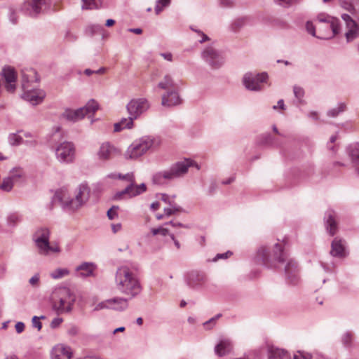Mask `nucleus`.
<instances>
[{
	"label": "nucleus",
	"mask_w": 359,
	"mask_h": 359,
	"mask_svg": "<svg viewBox=\"0 0 359 359\" xmlns=\"http://www.w3.org/2000/svg\"><path fill=\"white\" fill-rule=\"evenodd\" d=\"M1 76L5 79L6 83L16 82L17 73L13 67L10 66L4 67L1 72Z\"/></svg>",
	"instance_id": "nucleus-33"
},
{
	"label": "nucleus",
	"mask_w": 359,
	"mask_h": 359,
	"mask_svg": "<svg viewBox=\"0 0 359 359\" xmlns=\"http://www.w3.org/2000/svg\"><path fill=\"white\" fill-rule=\"evenodd\" d=\"M8 18L9 22L12 25H15L18 24L19 20V15L17 11L13 7H10L8 8Z\"/></svg>",
	"instance_id": "nucleus-45"
},
{
	"label": "nucleus",
	"mask_w": 359,
	"mask_h": 359,
	"mask_svg": "<svg viewBox=\"0 0 359 359\" xmlns=\"http://www.w3.org/2000/svg\"><path fill=\"white\" fill-rule=\"evenodd\" d=\"M293 93H294V97L297 99L298 102L301 104H304L305 101L304 100V97L305 93H304V90L303 89V88L298 86H294L293 87Z\"/></svg>",
	"instance_id": "nucleus-41"
},
{
	"label": "nucleus",
	"mask_w": 359,
	"mask_h": 359,
	"mask_svg": "<svg viewBox=\"0 0 359 359\" xmlns=\"http://www.w3.org/2000/svg\"><path fill=\"white\" fill-rule=\"evenodd\" d=\"M161 144V139L158 136L147 135L135 140L128 148L125 154L127 159L135 160L149 151H154Z\"/></svg>",
	"instance_id": "nucleus-5"
},
{
	"label": "nucleus",
	"mask_w": 359,
	"mask_h": 359,
	"mask_svg": "<svg viewBox=\"0 0 359 359\" xmlns=\"http://www.w3.org/2000/svg\"><path fill=\"white\" fill-rule=\"evenodd\" d=\"M76 300L74 294L66 287L57 288L53 294V307L58 314L69 313Z\"/></svg>",
	"instance_id": "nucleus-7"
},
{
	"label": "nucleus",
	"mask_w": 359,
	"mask_h": 359,
	"mask_svg": "<svg viewBox=\"0 0 359 359\" xmlns=\"http://www.w3.org/2000/svg\"><path fill=\"white\" fill-rule=\"evenodd\" d=\"M268 80L269 75L266 72H248L243 75L242 83L247 90L259 92L263 89V84L267 83Z\"/></svg>",
	"instance_id": "nucleus-9"
},
{
	"label": "nucleus",
	"mask_w": 359,
	"mask_h": 359,
	"mask_svg": "<svg viewBox=\"0 0 359 359\" xmlns=\"http://www.w3.org/2000/svg\"><path fill=\"white\" fill-rule=\"evenodd\" d=\"M177 87V83L174 81L172 76L168 74H165L163 79L158 83L156 88L163 90H170Z\"/></svg>",
	"instance_id": "nucleus-29"
},
{
	"label": "nucleus",
	"mask_w": 359,
	"mask_h": 359,
	"mask_svg": "<svg viewBox=\"0 0 359 359\" xmlns=\"http://www.w3.org/2000/svg\"><path fill=\"white\" fill-rule=\"evenodd\" d=\"M55 158L62 164H70L76 157V148L71 142L65 141L55 149Z\"/></svg>",
	"instance_id": "nucleus-12"
},
{
	"label": "nucleus",
	"mask_w": 359,
	"mask_h": 359,
	"mask_svg": "<svg viewBox=\"0 0 359 359\" xmlns=\"http://www.w3.org/2000/svg\"><path fill=\"white\" fill-rule=\"evenodd\" d=\"M316 20L320 23L325 24V27L332 30V36L327 37V39L332 38L341 32L340 20L337 18L325 13H320L318 15Z\"/></svg>",
	"instance_id": "nucleus-17"
},
{
	"label": "nucleus",
	"mask_w": 359,
	"mask_h": 359,
	"mask_svg": "<svg viewBox=\"0 0 359 359\" xmlns=\"http://www.w3.org/2000/svg\"><path fill=\"white\" fill-rule=\"evenodd\" d=\"M189 28L192 32H194L196 34V36L198 38V41L200 43H203L210 40V37L207 34H205L201 29H200L198 27L195 25H191Z\"/></svg>",
	"instance_id": "nucleus-38"
},
{
	"label": "nucleus",
	"mask_w": 359,
	"mask_h": 359,
	"mask_svg": "<svg viewBox=\"0 0 359 359\" xmlns=\"http://www.w3.org/2000/svg\"><path fill=\"white\" fill-rule=\"evenodd\" d=\"M44 318H45L44 316H41L40 317L34 316L32 320V326L37 328L38 330H41V327H42V324L40 322V320L44 319Z\"/></svg>",
	"instance_id": "nucleus-56"
},
{
	"label": "nucleus",
	"mask_w": 359,
	"mask_h": 359,
	"mask_svg": "<svg viewBox=\"0 0 359 359\" xmlns=\"http://www.w3.org/2000/svg\"><path fill=\"white\" fill-rule=\"evenodd\" d=\"M82 9H98L102 6L103 0H82Z\"/></svg>",
	"instance_id": "nucleus-36"
},
{
	"label": "nucleus",
	"mask_w": 359,
	"mask_h": 359,
	"mask_svg": "<svg viewBox=\"0 0 359 359\" xmlns=\"http://www.w3.org/2000/svg\"><path fill=\"white\" fill-rule=\"evenodd\" d=\"M116 206H113L107 211V217L109 219H114L117 217V209Z\"/></svg>",
	"instance_id": "nucleus-59"
},
{
	"label": "nucleus",
	"mask_w": 359,
	"mask_h": 359,
	"mask_svg": "<svg viewBox=\"0 0 359 359\" xmlns=\"http://www.w3.org/2000/svg\"><path fill=\"white\" fill-rule=\"evenodd\" d=\"M354 339V333L352 331L347 330L341 334V342L346 349L351 350L353 346Z\"/></svg>",
	"instance_id": "nucleus-32"
},
{
	"label": "nucleus",
	"mask_w": 359,
	"mask_h": 359,
	"mask_svg": "<svg viewBox=\"0 0 359 359\" xmlns=\"http://www.w3.org/2000/svg\"><path fill=\"white\" fill-rule=\"evenodd\" d=\"M50 4L51 0H27L23 4V9L30 16H36Z\"/></svg>",
	"instance_id": "nucleus-15"
},
{
	"label": "nucleus",
	"mask_w": 359,
	"mask_h": 359,
	"mask_svg": "<svg viewBox=\"0 0 359 359\" xmlns=\"http://www.w3.org/2000/svg\"><path fill=\"white\" fill-rule=\"evenodd\" d=\"M346 242L344 240L336 237L332 242L330 255L332 257L343 258L346 256Z\"/></svg>",
	"instance_id": "nucleus-22"
},
{
	"label": "nucleus",
	"mask_w": 359,
	"mask_h": 359,
	"mask_svg": "<svg viewBox=\"0 0 359 359\" xmlns=\"http://www.w3.org/2000/svg\"><path fill=\"white\" fill-rule=\"evenodd\" d=\"M120 154V151L113 144L109 142H104L100 146L97 151L98 158L106 161L111 159Z\"/></svg>",
	"instance_id": "nucleus-18"
},
{
	"label": "nucleus",
	"mask_w": 359,
	"mask_h": 359,
	"mask_svg": "<svg viewBox=\"0 0 359 359\" xmlns=\"http://www.w3.org/2000/svg\"><path fill=\"white\" fill-rule=\"evenodd\" d=\"M29 283L34 287H39L40 284V274L39 273H35L29 278Z\"/></svg>",
	"instance_id": "nucleus-52"
},
{
	"label": "nucleus",
	"mask_w": 359,
	"mask_h": 359,
	"mask_svg": "<svg viewBox=\"0 0 359 359\" xmlns=\"http://www.w3.org/2000/svg\"><path fill=\"white\" fill-rule=\"evenodd\" d=\"M114 283L117 290L129 299L139 296L142 291V286L137 264L127 263L118 266L115 273Z\"/></svg>",
	"instance_id": "nucleus-1"
},
{
	"label": "nucleus",
	"mask_w": 359,
	"mask_h": 359,
	"mask_svg": "<svg viewBox=\"0 0 359 359\" xmlns=\"http://www.w3.org/2000/svg\"><path fill=\"white\" fill-rule=\"evenodd\" d=\"M90 189L87 184L81 183L75 189L74 197L68 196L65 190L61 189L55 193L54 201H58L66 211H75L82 207L88 200Z\"/></svg>",
	"instance_id": "nucleus-3"
},
{
	"label": "nucleus",
	"mask_w": 359,
	"mask_h": 359,
	"mask_svg": "<svg viewBox=\"0 0 359 359\" xmlns=\"http://www.w3.org/2000/svg\"><path fill=\"white\" fill-rule=\"evenodd\" d=\"M306 29L308 33L311 34L312 36H316V28L312 22L308 21L306 24Z\"/></svg>",
	"instance_id": "nucleus-61"
},
{
	"label": "nucleus",
	"mask_w": 359,
	"mask_h": 359,
	"mask_svg": "<svg viewBox=\"0 0 359 359\" xmlns=\"http://www.w3.org/2000/svg\"><path fill=\"white\" fill-rule=\"evenodd\" d=\"M346 109V104L344 103H339L337 107L330 109L327 114L330 117H336L340 113L344 111Z\"/></svg>",
	"instance_id": "nucleus-43"
},
{
	"label": "nucleus",
	"mask_w": 359,
	"mask_h": 359,
	"mask_svg": "<svg viewBox=\"0 0 359 359\" xmlns=\"http://www.w3.org/2000/svg\"><path fill=\"white\" fill-rule=\"evenodd\" d=\"M297 0H274L276 3L283 6H289Z\"/></svg>",
	"instance_id": "nucleus-62"
},
{
	"label": "nucleus",
	"mask_w": 359,
	"mask_h": 359,
	"mask_svg": "<svg viewBox=\"0 0 359 359\" xmlns=\"http://www.w3.org/2000/svg\"><path fill=\"white\" fill-rule=\"evenodd\" d=\"M127 111L132 118H137L149 108V103L145 98H136L130 100L127 106Z\"/></svg>",
	"instance_id": "nucleus-14"
},
{
	"label": "nucleus",
	"mask_w": 359,
	"mask_h": 359,
	"mask_svg": "<svg viewBox=\"0 0 359 359\" xmlns=\"http://www.w3.org/2000/svg\"><path fill=\"white\" fill-rule=\"evenodd\" d=\"M247 22L248 18L246 17L236 18L230 25V29L233 32H237L247 24Z\"/></svg>",
	"instance_id": "nucleus-37"
},
{
	"label": "nucleus",
	"mask_w": 359,
	"mask_h": 359,
	"mask_svg": "<svg viewBox=\"0 0 359 359\" xmlns=\"http://www.w3.org/2000/svg\"><path fill=\"white\" fill-rule=\"evenodd\" d=\"M314 354L299 350L294 353L293 359H313Z\"/></svg>",
	"instance_id": "nucleus-46"
},
{
	"label": "nucleus",
	"mask_w": 359,
	"mask_h": 359,
	"mask_svg": "<svg viewBox=\"0 0 359 359\" xmlns=\"http://www.w3.org/2000/svg\"><path fill=\"white\" fill-rule=\"evenodd\" d=\"M348 155L351 159L352 168L359 176V144H350L347 148Z\"/></svg>",
	"instance_id": "nucleus-23"
},
{
	"label": "nucleus",
	"mask_w": 359,
	"mask_h": 359,
	"mask_svg": "<svg viewBox=\"0 0 359 359\" xmlns=\"http://www.w3.org/2000/svg\"><path fill=\"white\" fill-rule=\"evenodd\" d=\"M97 266L93 262H83L76 268L77 276L81 278H87L94 276Z\"/></svg>",
	"instance_id": "nucleus-24"
},
{
	"label": "nucleus",
	"mask_w": 359,
	"mask_h": 359,
	"mask_svg": "<svg viewBox=\"0 0 359 359\" xmlns=\"http://www.w3.org/2000/svg\"><path fill=\"white\" fill-rule=\"evenodd\" d=\"M22 221V216L18 212L10 213L7 217V224L10 226H15Z\"/></svg>",
	"instance_id": "nucleus-40"
},
{
	"label": "nucleus",
	"mask_w": 359,
	"mask_h": 359,
	"mask_svg": "<svg viewBox=\"0 0 359 359\" xmlns=\"http://www.w3.org/2000/svg\"><path fill=\"white\" fill-rule=\"evenodd\" d=\"M102 29L103 27L100 25H90L89 26H88L86 32L90 33V34H94L97 32H100Z\"/></svg>",
	"instance_id": "nucleus-53"
},
{
	"label": "nucleus",
	"mask_w": 359,
	"mask_h": 359,
	"mask_svg": "<svg viewBox=\"0 0 359 359\" xmlns=\"http://www.w3.org/2000/svg\"><path fill=\"white\" fill-rule=\"evenodd\" d=\"M23 176V169L20 167H15L9 171L7 177H8L15 184L18 182Z\"/></svg>",
	"instance_id": "nucleus-35"
},
{
	"label": "nucleus",
	"mask_w": 359,
	"mask_h": 359,
	"mask_svg": "<svg viewBox=\"0 0 359 359\" xmlns=\"http://www.w3.org/2000/svg\"><path fill=\"white\" fill-rule=\"evenodd\" d=\"M21 97L33 106L41 104L46 97V92L41 88H32L23 90Z\"/></svg>",
	"instance_id": "nucleus-16"
},
{
	"label": "nucleus",
	"mask_w": 359,
	"mask_h": 359,
	"mask_svg": "<svg viewBox=\"0 0 359 359\" xmlns=\"http://www.w3.org/2000/svg\"><path fill=\"white\" fill-rule=\"evenodd\" d=\"M14 184L15 183L8 177H6L0 184V189L6 192H9L12 190Z\"/></svg>",
	"instance_id": "nucleus-44"
},
{
	"label": "nucleus",
	"mask_w": 359,
	"mask_h": 359,
	"mask_svg": "<svg viewBox=\"0 0 359 359\" xmlns=\"http://www.w3.org/2000/svg\"><path fill=\"white\" fill-rule=\"evenodd\" d=\"M273 109L274 110H277V109H281V110H285L286 109V107L285 105V103H284V100L280 99L277 102V104L276 105H273Z\"/></svg>",
	"instance_id": "nucleus-63"
},
{
	"label": "nucleus",
	"mask_w": 359,
	"mask_h": 359,
	"mask_svg": "<svg viewBox=\"0 0 359 359\" xmlns=\"http://www.w3.org/2000/svg\"><path fill=\"white\" fill-rule=\"evenodd\" d=\"M201 58L213 69L221 68L225 62L222 52L212 46H207L203 50Z\"/></svg>",
	"instance_id": "nucleus-13"
},
{
	"label": "nucleus",
	"mask_w": 359,
	"mask_h": 359,
	"mask_svg": "<svg viewBox=\"0 0 359 359\" xmlns=\"http://www.w3.org/2000/svg\"><path fill=\"white\" fill-rule=\"evenodd\" d=\"M184 280L189 289L200 292L205 287L208 276L203 271L191 270L184 274Z\"/></svg>",
	"instance_id": "nucleus-11"
},
{
	"label": "nucleus",
	"mask_w": 359,
	"mask_h": 359,
	"mask_svg": "<svg viewBox=\"0 0 359 359\" xmlns=\"http://www.w3.org/2000/svg\"><path fill=\"white\" fill-rule=\"evenodd\" d=\"M222 316L221 313L216 315L215 316L211 318L208 320L205 321L203 323V327L205 330H209L213 328L217 323V320Z\"/></svg>",
	"instance_id": "nucleus-49"
},
{
	"label": "nucleus",
	"mask_w": 359,
	"mask_h": 359,
	"mask_svg": "<svg viewBox=\"0 0 359 359\" xmlns=\"http://www.w3.org/2000/svg\"><path fill=\"white\" fill-rule=\"evenodd\" d=\"M98 109V104L93 100L89 101L86 106L81 107L78 109L73 110L67 109L62 114V117L68 121L76 122L78 121L86 116H90Z\"/></svg>",
	"instance_id": "nucleus-10"
},
{
	"label": "nucleus",
	"mask_w": 359,
	"mask_h": 359,
	"mask_svg": "<svg viewBox=\"0 0 359 359\" xmlns=\"http://www.w3.org/2000/svg\"><path fill=\"white\" fill-rule=\"evenodd\" d=\"M340 6L347 11L353 13L355 12V7L353 6V0H339Z\"/></svg>",
	"instance_id": "nucleus-48"
},
{
	"label": "nucleus",
	"mask_w": 359,
	"mask_h": 359,
	"mask_svg": "<svg viewBox=\"0 0 359 359\" xmlns=\"http://www.w3.org/2000/svg\"><path fill=\"white\" fill-rule=\"evenodd\" d=\"M320 266L326 273H332L334 271V269L335 268V265L332 262L330 263L320 262Z\"/></svg>",
	"instance_id": "nucleus-55"
},
{
	"label": "nucleus",
	"mask_w": 359,
	"mask_h": 359,
	"mask_svg": "<svg viewBox=\"0 0 359 359\" xmlns=\"http://www.w3.org/2000/svg\"><path fill=\"white\" fill-rule=\"evenodd\" d=\"M337 139V135H333L330 137V141L327 142V149L332 151L333 153H336L337 151V147L335 145H333V144L335 142V141Z\"/></svg>",
	"instance_id": "nucleus-51"
},
{
	"label": "nucleus",
	"mask_w": 359,
	"mask_h": 359,
	"mask_svg": "<svg viewBox=\"0 0 359 359\" xmlns=\"http://www.w3.org/2000/svg\"><path fill=\"white\" fill-rule=\"evenodd\" d=\"M170 4V0H156L154 8L155 13L159 15Z\"/></svg>",
	"instance_id": "nucleus-42"
},
{
	"label": "nucleus",
	"mask_w": 359,
	"mask_h": 359,
	"mask_svg": "<svg viewBox=\"0 0 359 359\" xmlns=\"http://www.w3.org/2000/svg\"><path fill=\"white\" fill-rule=\"evenodd\" d=\"M62 321L63 320L61 318H55L50 323L51 328L55 329L57 327L62 323Z\"/></svg>",
	"instance_id": "nucleus-64"
},
{
	"label": "nucleus",
	"mask_w": 359,
	"mask_h": 359,
	"mask_svg": "<svg viewBox=\"0 0 359 359\" xmlns=\"http://www.w3.org/2000/svg\"><path fill=\"white\" fill-rule=\"evenodd\" d=\"M69 270L67 268H57L50 273V276L55 280L61 279L69 274Z\"/></svg>",
	"instance_id": "nucleus-39"
},
{
	"label": "nucleus",
	"mask_w": 359,
	"mask_h": 359,
	"mask_svg": "<svg viewBox=\"0 0 359 359\" xmlns=\"http://www.w3.org/2000/svg\"><path fill=\"white\" fill-rule=\"evenodd\" d=\"M313 172L312 168L300 169L295 168L291 170L290 175L287 176V179L292 181L293 184H296L300 182L307 180Z\"/></svg>",
	"instance_id": "nucleus-20"
},
{
	"label": "nucleus",
	"mask_w": 359,
	"mask_h": 359,
	"mask_svg": "<svg viewBox=\"0 0 359 359\" xmlns=\"http://www.w3.org/2000/svg\"><path fill=\"white\" fill-rule=\"evenodd\" d=\"M325 222L326 229L331 236H334L337 230V222L336 219V214L334 212L330 210L325 215Z\"/></svg>",
	"instance_id": "nucleus-25"
},
{
	"label": "nucleus",
	"mask_w": 359,
	"mask_h": 359,
	"mask_svg": "<svg viewBox=\"0 0 359 359\" xmlns=\"http://www.w3.org/2000/svg\"><path fill=\"white\" fill-rule=\"evenodd\" d=\"M285 278L288 283L297 285L299 280V269L296 262L289 260L285 267Z\"/></svg>",
	"instance_id": "nucleus-19"
},
{
	"label": "nucleus",
	"mask_w": 359,
	"mask_h": 359,
	"mask_svg": "<svg viewBox=\"0 0 359 359\" xmlns=\"http://www.w3.org/2000/svg\"><path fill=\"white\" fill-rule=\"evenodd\" d=\"M8 142L11 145H19L23 143V139L21 136L13 133L8 136Z\"/></svg>",
	"instance_id": "nucleus-50"
},
{
	"label": "nucleus",
	"mask_w": 359,
	"mask_h": 359,
	"mask_svg": "<svg viewBox=\"0 0 359 359\" xmlns=\"http://www.w3.org/2000/svg\"><path fill=\"white\" fill-rule=\"evenodd\" d=\"M50 231L47 227L37 229L33 235V241L41 255L48 256L52 253H59L61 251L57 243L50 242Z\"/></svg>",
	"instance_id": "nucleus-6"
},
{
	"label": "nucleus",
	"mask_w": 359,
	"mask_h": 359,
	"mask_svg": "<svg viewBox=\"0 0 359 359\" xmlns=\"http://www.w3.org/2000/svg\"><path fill=\"white\" fill-rule=\"evenodd\" d=\"M268 359H291V355L285 349L271 346L268 350Z\"/></svg>",
	"instance_id": "nucleus-27"
},
{
	"label": "nucleus",
	"mask_w": 359,
	"mask_h": 359,
	"mask_svg": "<svg viewBox=\"0 0 359 359\" xmlns=\"http://www.w3.org/2000/svg\"><path fill=\"white\" fill-rule=\"evenodd\" d=\"M151 233L152 236H156L159 234L163 237L167 236H170V234H171L167 228H165L162 226L158 228H151Z\"/></svg>",
	"instance_id": "nucleus-47"
},
{
	"label": "nucleus",
	"mask_w": 359,
	"mask_h": 359,
	"mask_svg": "<svg viewBox=\"0 0 359 359\" xmlns=\"http://www.w3.org/2000/svg\"><path fill=\"white\" fill-rule=\"evenodd\" d=\"M135 118H132V116L129 115L128 118H122L121 121L114 124V131L120 132L123 129H130L133 126V121Z\"/></svg>",
	"instance_id": "nucleus-34"
},
{
	"label": "nucleus",
	"mask_w": 359,
	"mask_h": 359,
	"mask_svg": "<svg viewBox=\"0 0 359 359\" xmlns=\"http://www.w3.org/2000/svg\"><path fill=\"white\" fill-rule=\"evenodd\" d=\"M191 167H195L197 170L201 168L197 163L190 158L177 161L169 168L154 173L151 177L152 183L159 186L168 185L172 181L184 177Z\"/></svg>",
	"instance_id": "nucleus-2"
},
{
	"label": "nucleus",
	"mask_w": 359,
	"mask_h": 359,
	"mask_svg": "<svg viewBox=\"0 0 359 359\" xmlns=\"http://www.w3.org/2000/svg\"><path fill=\"white\" fill-rule=\"evenodd\" d=\"M39 79L38 78L36 72L30 69L28 72H22V88L23 90L29 88V83L33 81L39 82Z\"/></svg>",
	"instance_id": "nucleus-28"
},
{
	"label": "nucleus",
	"mask_w": 359,
	"mask_h": 359,
	"mask_svg": "<svg viewBox=\"0 0 359 359\" xmlns=\"http://www.w3.org/2000/svg\"><path fill=\"white\" fill-rule=\"evenodd\" d=\"M110 309V304L109 303V299L98 303L94 308V311H100L102 309Z\"/></svg>",
	"instance_id": "nucleus-57"
},
{
	"label": "nucleus",
	"mask_w": 359,
	"mask_h": 359,
	"mask_svg": "<svg viewBox=\"0 0 359 359\" xmlns=\"http://www.w3.org/2000/svg\"><path fill=\"white\" fill-rule=\"evenodd\" d=\"M258 142L261 145L270 147H280V144L271 135V134L266 133L262 134L258 139Z\"/></svg>",
	"instance_id": "nucleus-31"
},
{
	"label": "nucleus",
	"mask_w": 359,
	"mask_h": 359,
	"mask_svg": "<svg viewBox=\"0 0 359 359\" xmlns=\"http://www.w3.org/2000/svg\"><path fill=\"white\" fill-rule=\"evenodd\" d=\"M232 254L233 253L231 251H227L224 253L217 254L216 256L212 259V261L214 262H216L217 261H218L219 259H227L231 255H232Z\"/></svg>",
	"instance_id": "nucleus-58"
},
{
	"label": "nucleus",
	"mask_w": 359,
	"mask_h": 359,
	"mask_svg": "<svg viewBox=\"0 0 359 359\" xmlns=\"http://www.w3.org/2000/svg\"><path fill=\"white\" fill-rule=\"evenodd\" d=\"M256 259L268 269H275L278 264L286 261L287 255L283 244L276 243L272 247H261L257 250Z\"/></svg>",
	"instance_id": "nucleus-4"
},
{
	"label": "nucleus",
	"mask_w": 359,
	"mask_h": 359,
	"mask_svg": "<svg viewBox=\"0 0 359 359\" xmlns=\"http://www.w3.org/2000/svg\"><path fill=\"white\" fill-rule=\"evenodd\" d=\"M128 297H114L109 299L110 309L116 311H123L128 306Z\"/></svg>",
	"instance_id": "nucleus-30"
},
{
	"label": "nucleus",
	"mask_w": 359,
	"mask_h": 359,
	"mask_svg": "<svg viewBox=\"0 0 359 359\" xmlns=\"http://www.w3.org/2000/svg\"><path fill=\"white\" fill-rule=\"evenodd\" d=\"M65 39L69 42H74L76 41L77 36L70 31H67L65 34Z\"/></svg>",
	"instance_id": "nucleus-60"
},
{
	"label": "nucleus",
	"mask_w": 359,
	"mask_h": 359,
	"mask_svg": "<svg viewBox=\"0 0 359 359\" xmlns=\"http://www.w3.org/2000/svg\"><path fill=\"white\" fill-rule=\"evenodd\" d=\"M182 100L179 95L177 87L165 92L162 95V105L164 107H173L180 104Z\"/></svg>",
	"instance_id": "nucleus-21"
},
{
	"label": "nucleus",
	"mask_w": 359,
	"mask_h": 359,
	"mask_svg": "<svg viewBox=\"0 0 359 359\" xmlns=\"http://www.w3.org/2000/svg\"><path fill=\"white\" fill-rule=\"evenodd\" d=\"M158 197L160 200L170 205L174 202L175 196H170L165 194H160Z\"/></svg>",
	"instance_id": "nucleus-54"
},
{
	"label": "nucleus",
	"mask_w": 359,
	"mask_h": 359,
	"mask_svg": "<svg viewBox=\"0 0 359 359\" xmlns=\"http://www.w3.org/2000/svg\"><path fill=\"white\" fill-rule=\"evenodd\" d=\"M117 177L119 180H125L130 184L122 191L117 192L114 198L116 200H121L124 198H131L142 194L147 190V186L144 183L139 185L135 184V178L133 172H128L125 175L118 173Z\"/></svg>",
	"instance_id": "nucleus-8"
},
{
	"label": "nucleus",
	"mask_w": 359,
	"mask_h": 359,
	"mask_svg": "<svg viewBox=\"0 0 359 359\" xmlns=\"http://www.w3.org/2000/svg\"><path fill=\"white\" fill-rule=\"evenodd\" d=\"M232 348L231 341L228 338H222L215 347V352L219 356L228 354Z\"/></svg>",
	"instance_id": "nucleus-26"
}]
</instances>
